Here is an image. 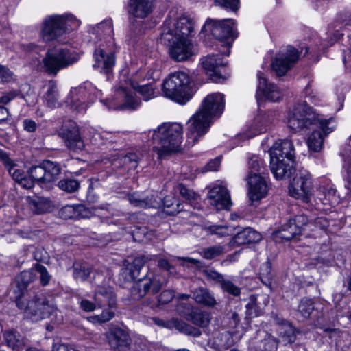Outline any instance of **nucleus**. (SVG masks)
I'll return each instance as SVG.
<instances>
[{
    "instance_id": "nucleus-60",
    "label": "nucleus",
    "mask_w": 351,
    "mask_h": 351,
    "mask_svg": "<svg viewBox=\"0 0 351 351\" xmlns=\"http://www.w3.org/2000/svg\"><path fill=\"white\" fill-rule=\"evenodd\" d=\"M174 298V293L171 290H165L162 291L158 298L159 304H165L170 302Z\"/></svg>"
},
{
    "instance_id": "nucleus-41",
    "label": "nucleus",
    "mask_w": 351,
    "mask_h": 351,
    "mask_svg": "<svg viewBox=\"0 0 351 351\" xmlns=\"http://www.w3.org/2000/svg\"><path fill=\"white\" fill-rule=\"evenodd\" d=\"M34 277L32 271H22L16 279L17 287L20 290L25 289L34 280Z\"/></svg>"
},
{
    "instance_id": "nucleus-48",
    "label": "nucleus",
    "mask_w": 351,
    "mask_h": 351,
    "mask_svg": "<svg viewBox=\"0 0 351 351\" xmlns=\"http://www.w3.org/2000/svg\"><path fill=\"white\" fill-rule=\"evenodd\" d=\"M313 309V302L310 299H302L298 306V311L304 317H308Z\"/></svg>"
},
{
    "instance_id": "nucleus-45",
    "label": "nucleus",
    "mask_w": 351,
    "mask_h": 351,
    "mask_svg": "<svg viewBox=\"0 0 351 351\" xmlns=\"http://www.w3.org/2000/svg\"><path fill=\"white\" fill-rule=\"evenodd\" d=\"M224 252V247L221 245H215L204 248L202 250L201 254L206 259L210 260L220 256Z\"/></svg>"
},
{
    "instance_id": "nucleus-46",
    "label": "nucleus",
    "mask_w": 351,
    "mask_h": 351,
    "mask_svg": "<svg viewBox=\"0 0 351 351\" xmlns=\"http://www.w3.org/2000/svg\"><path fill=\"white\" fill-rule=\"evenodd\" d=\"M58 187L67 193L75 192L80 186L79 182L73 179H63L59 181Z\"/></svg>"
},
{
    "instance_id": "nucleus-50",
    "label": "nucleus",
    "mask_w": 351,
    "mask_h": 351,
    "mask_svg": "<svg viewBox=\"0 0 351 351\" xmlns=\"http://www.w3.org/2000/svg\"><path fill=\"white\" fill-rule=\"evenodd\" d=\"M221 287L224 291L234 296H238L241 293L240 288L229 280H221Z\"/></svg>"
},
{
    "instance_id": "nucleus-29",
    "label": "nucleus",
    "mask_w": 351,
    "mask_h": 351,
    "mask_svg": "<svg viewBox=\"0 0 351 351\" xmlns=\"http://www.w3.org/2000/svg\"><path fill=\"white\" fill-rule=\"evenodd\" d=\"M279 337L285 343H293L296 340V335L299 331L290 323L283 322L277 329Z\"/></svg>"
},
{
    "instance_id": "nucleus-9",
    "label": "nucleus",
    "mask_w": 351,
    "mask_h": 351,
    "mask_svg": "<svg viewBox=\"0 0 351 351\" xmlns=\"http://www.w3.org/2000/svg\"><path fill=\"white\" fill-rule=\"evenodd\" d=\"M80 59L78 53L66 48H60L55 51H48L43 59V69L49 75H56L58 72L65 69Z\"/></svg>"
},
{
    "instance_id": "nucleus-54",
    "label": "nucleus",
    "mask_w": 351,
    "mask_h": 351,
    "mask_svg": "<svg viewBox=\"0 0 351 351\" xmlns=\"http://www.w3.org/2000/svg\"><path fill=\"white\" fill-rule=\"evenodd\" d=\"M215 3L226 10L237 12L239 8V0H215Z\"/></svg>"
},
{
    "instance_id": "nucleus-5",
    "label": "nucleus",
    "mask_w": 351,
    "mask_h": 351,
    "mask_svg": "<svg viewBox=\"0 0 351 351\" xmlns=\"http://www.w3.org/2000/svg\"><path fill=\"white\" fill-rule=\"evenodd\" d=\"M269 155L270 169L277 180L289 178L295 172V149L290 140L276 141Z\"/></svg>"
},
{
    "instance_id": "nucleus-1",
    "label": "nucleus",
    "mask_w": 351,
    "mask_h": 351,
    "mask_svg": "<svg viewBox=\"0 0 351 351\" xmlns=\"http://www.w3.org/2000/svg\"><path fill=\"white\" fill-rule=\"evenodd\" d=\"M224 104V95L220 93L209 94L203 99L199 110L187 123L188 147H193L208 131L213 122L223 113Z\"/></svg>"
},
{
    "instance_id": "nucleus-21",
    "label": "nucleus",
    "mask_w": 351,
    "mask_h": 351,
    "mask_svg": "<svg viewBox=\"0 0 351 351\" xmlns=\"http://www.w3.org/2000/svg\"><path fill=\"white\" fill-rule=\"evenodd\" d=\"M108 339L110 347L116 351H125L131 343V339L127 330L115 328L112 329Z\"/></svg>"
},
{
    "instance_id": "nucleus-12",
    "label": "nucleus",
    "mask_w": 351,
    "mask_h": 351,
    "mask_svg": "<svg viewBox=\"0 0 351 351\" xmlns=\"http://www.w3.org/2000/svg\"><path fill=\"white\" fill-rule=\"evenodd\" d=\"M154 0H128V12L134 19L130 21L129 34L131 37L141 34V21L136 19H145L154 10Z\"/></svg>"
},
{
    "instance_id": "nucleus-19",
    "label": "nucleus",
    "mask_w": 351,
    "mask_h": 351,
    "mask_svg": "<svg viewBox=\"0 0 351 351\" xmlns=\"http://www.w3.org/2000/svg\"><path fill=\"white\" fill-rule=\"evenodd\" d=\"M93 58V66L105 73H109L115 64L114 52L101 47L95 50Z\"/></svg>"
},
{
    "instance_id": "nucleus-13",
    "label": "nucleus",
    "mask_w": 351,
    "mask_h": 351,
    "mask_svg": "<svg viewBox=\"0 0 351 351\" xmlns=\"http://www.w3.org/2000/svg\"><path fill=\"white\" fill-rule=\"evenodd\" d=\"M313 181L310 173L301 171L291 182L289 193L292 197L304 203H309L313 195Z\"/></svg>"
},
{
    "instance_id": "nucleus-11",
    "label": "nucleus",
    "mask_w": 351,
    "mask_h": 351,
    "mask_svg": "<svg viewBox=\"0 0 351 351\" xmlns=\"http://www.w3.org/2000/svg\"><path fill=\"white\" fill-rule=\"evenodd\" d=\"M317 114L306 101L295 104L287 117L288 126L295 132L309 128L315 124Z\"/></svg>"
},
{
    "instance_id": "nucleus-30",
    "label": "nucleus",
    "mask_w": 351,
    "mask_h": 351,
    "mask_svg": "<svg viewBox=\"0 0 351 351\" xmlns=\"http://www.w3.org/2000/svg\"><path fill=\"white\" fill-rule=\"evenodd\" d=\"M1 162L7 169L9 174L17 182L25 176L23 170L20 169L18 165L9 158L5 153L1 152Z\"/></svg>"
},
{
    "instance_id": "nucleus-64",
    "label": "nucleus",
    "mask_w": 351,
    "mask_h": 351,
    "mask_svg": "<svg viewBox=\"0 0 351 351\" xmlns=\"http://www.w3.org/2000/svg\"><path fill=\"white\" fill-rule=\"evenodd\" d=\"M18 95V92L16 90H11L8 93H4L1 96V104H7L10 101L14 99Z\"/></svg>"
},
{
    "instance_id": "nucleus-16",
    "label": "nucleus",
    "mask_w": 351,
    "mask_h": 351,
    "mask_svg": "<svg viewBox=\"0 0 351 351\" xmlns=\"http://www.w3.org/2000/svg\"><path fill=\"white\" fill-rule=\"evenodd\" d=\"M298 51L291 46L282 48L271 62V69L278 76H282L296 63Z\"/></svg>"
},
{
    "instance_id": "nucleus-22",
    "label": "nucleus",
    "mask_w": 351,
    "mask_h": 351,
    "mask_svg": "<svg viewBox=\"0 0 351 351\" xmlns=\"http://www.w3.org/2000/svg\"><path fill=\"white\" fill-rule=\"evenodd\" d=\"M248 184V195L251 202L258 201L266 196L268 187L265 180L261 176H249Z\"/></svg>"
},
{
    "instance_id": "nucleus-51",
    "label": "nucleus",
    "mask_w": 351,
    "mask_h": 351,
    "mask_svg": "<svg viewBox=\"0 0 351 351\" xmlns=\"http://www.w3.org/2000/svg\"><path fill=\"white\" fill-rule=\"evenodd\" d=\"M97 29L99 34H104V35L111 37L113 34V25L111 19H107L99 23L97 26Z\"/></svg>"
},
{
    "instance_id": "nucleus-18",
    "label": "nucleus",
    "mask_w": 351,
    "mask_h": 351,
    "mask_svg": "<svg viewBox=\"0 0 351 351\" xmlns=\"http://www.w3.org/2000/svg\"><path fill=\"white\" fill-rule=\"evenodd\" d=\"M165 45L169 46L171 57L177 62L184 61L193 55V46L191 40L175 39Z\"/></svg>"
},
{
    "instance_id": "nucleus-43",
    "label": "nucleus",
    "mask_w": 351,
    "mask_h": 351,
    "mask_svg": "<svg viewBox=\"0 0 351 351\" xmlns=\"http://www.w3.org/2000/svg\"><path fill=\"white\" fill-rule=\"evenodd\" d=\"M263 162L257 156L252 157L249 160L250 176H260L263 173Z\"/></svg>"
},
{
    "instance_id": "nucleus-52",
    "label": "nucleus",
    "mask_w": 351,
    "mask_h": 351,
    "mask_svg": "<svg viewBox=\"0 0 351 351\" xmlns=\"http://www.w3.org/2000/svg\"><path fill=\"white\" fill-rule=\"evenodd\" d=\"M175 327L180 331L189 334L193 335V336L198 337L201 332L197 329H193L191 326H188L185 322L180 320L174 321Z\"/></svg>"
},
{
    "instance_id": "nucleus-17",
    "label": "nucleus",
    "mask_w": 351,
    "mask_h": 351,
    "mask_svg": "<svg viewBox=\"0 0 351 351\" xmlns=\"http://www.w3.org/2000/svg\"><path fill=\"white\" fill-rule=\"evenodd\" d=\"M257 76L259 82L256 97L258 103L262 98L272 102L279 101L282 95L278 88L274 84H268L267 79L261 72H258Z\"/></svg>"
},
{
    "instance_id": "nucleus-24",
    "label": "nucleus",
    "mask_w": 351,
    "mask_h": 351,
    "mask_svg": "<svg viewBox=\"0 0 351 351\" xmlns=\"http://www.w3.org/2000/svg\"><path fill=\"white\" fill-rule=\"evenodd\" d=\"M183 304L179 306L178 311L180 313H183V315L188 321L200 327H206L208 325L210 320L209 313L197 308H193L189 305L188 306V311L189 312L183 313L180 310Z\"/></svg>"
},
{
    "instance_id": "nucleus-23",
    "label": "nucleus",
    "mask_w": 351,
    "mask_h": 351,
    "mask_svg": "<svg viewBox=\"0 0 351 351\" xmlns=\"http://www.w3.org/2000/svg\"><path fill=\"white\" fill-rule=\"evenodd\" d=\"M186 261L190 263H199L198 261L195 260L193 258L190 257H165L164 256H157V255H148L145 254H142L138 255L134 261V263H146L147 262H158V263H169V262H176V261Z\"/></svg>"
},
{
    "instance_id": "nucleus-59",
    "label": "nucleus",
    "mask_w": 351,
    "mask_h": 351,
    "mask_svg": "<svg viewBox=\"0 0 351 351\" xmlns=\"http://www.w3.org/2000/svg\"><path fill=\"white\" fill-rule=\"evenodd\" d=\"M16 80V75L9 69L1 66V82H12Z\"/></svg>"
},
{
    "instance_id": "nucleus-63",
    "label": "nucleus",
    "mask_w": 351,
    "mask_h": 351,
    "mask_svg": "<svg viewBox=\"0 0 351 351\" xmlns=\"http://www.w3.org/2000/svg\"><path fill=\"white\" fill-rule=\"evenodd\" d=\"M23 129L28 132H34L36 130L37 124L32 119H25L23 121Z\"/></svg>"
},
{
    "instance_id": "nucleus-14",
    "label": "nucleus",
    "mask_w": 351,
    "mask_h": 351,
    "mask_svg": "<svg viewBox=\"0 0 351 351\" xmlns=\"http://www.w3.org/2000/svg\"><path fill=\"white\" fill-rule=\"evenodd\" d=\"M223 54L222 53L208 55L202 59V68L214 82H222L229 76L228 73L225 72L226 62L222 58Z\"/></svg>"
},
{
    "instance_id": "nucleus-20",
    "label": "nucleus",
    "mask_w": 351,
    "mask_h": 351,
    "mask_svg": "<svg viewBox=\"0 0 351 351\" xmlns=\"http://www.w3.org/2000/svg\"><path fill=\"white\" fill-rule=\"evenodd\" d=\"M208 198L210 204L217 210H229L232 206L228 191L221 185L213 186L208 193Z\"/></svg>"
},
{
    "instance_id": "nucleus-8",
    "label": "nucleus",
    "mask_w": 351,
    "mask_h": 351,
    "mask_svg": "<svg viewBox=\"0 0 351 351\" xmlns=\"http://www.w3.org/2000/svg\"><path fill=\"white\" fill-rule=\"evenodd\" d=\"M78 25V21L71 14L50 16L43 23L41 36L45 42L58 40L68 31Z\"/></svg>"
},
{
    "instance_id": "nucleus-26",
    "label": "nucleus",
    "mask_w": 351,
    "mask_h": 351,
    "mask_svg": "<svg viewBox=\"0 0 351 351\" xmlns=\"http://www.w3.org/2000/svg\"><path fill=\"white\" fill-rule=\"evenodd\" d=\"M27 201L30 210L36 215L49 213L53 208L51 201L46 197L40 196L27 197Z\"/></svg>"
},
{
    "instance_id": "nucleus-36",
    "label": "nucleus",
    "mask_w": 351,
    "mask_h": 351,
    "mask_svg": "<svg viewBox=\"0 0 351 351\" xmlns=\"http://www.w3.org/2000/svg\"><path fill=\"white\" fill-rule=\"evenodd\" d=\"M324 136L320 131H313L308 138L307 145L308 148L315 152L321 151L323 147Z\"/></svg>"
},
{
    "instance_id": "nucleus-55",
    "label": "nucleus",
    "mask_w": 351,
    "mask_h": 351,
    "mask_svg": "<svg viewBox=\"0 0 351 351\" xmlns=\"http://www.w3.org/2000/svg\"><path fill=\"white\" fill-rule=\"evenodd\" d=\"M290 220L294 226H297L298 227L300 233H302L306 226L311 225L308 217L304 214L298 215L294 218L290 219Z\"/></svg>"
},
{
    "instance_id": "nucleus-3",
    "label": "nucleus",
    "mask_w": 351,
    "mask_h": 351,
    "mask_svg": "<svg viewBox=\"0 0 351 351\" xmlns=\"http://www.w3.org/2000/svg\"><path fill=\"white\" fill-rule=\"evenodd\" d=\"M136 90L145 101H149L155 96L154 88L151 84L138 86V83L129 79L125 85H121L116 90L115 98L104 101L109 110L135 109L140 105V101L133 95Z\"/></svg>"
},
{
    "instance_id": "nucleus-44",
    "label": "nucleus",
    "mask_w": 351,
    "mask_h": 351,
    "mask_svg": "<svg viewBox=\"0 0 351 351\" xmlns=\"http://www.w3.org/2000/svg\"><path fill=\"white\" fill-rule=\"evenodd\" d=\"M90 265H74L73 276L77 280H84L90 275Z\"/></svg>"
},
{
    "instance_id": "nucleus-25",
    "label": "nucleus",
    "mask_w": 351,
    "mask_h": 351,
    "mask_svg": "<svg viewBox=\"0 0 351 351\" xmlns=\"http://www.w3.org/2000/svg\"><path fill=\"white\" fill-rule=\"evenodd\" d=\"M95 300L98 307H113L115 304L112 288L108 285L99 286L95 293Z\"/></svg>"
},
{
    "instance_id": "nucleus-37",
    "label": "nucleus",
    "mask_w": 351,
    "mask_h": 351,
    "mask_svg": "<svg viewBox=\"0 0 351 351\" xmlns=\"http://www.w3.org/2000/svg\"><path fill=\"white\" fill-rule=\"evenodd\" d=\"M129 202L131 204L136 207L143 208H160L161 201L154 199V202H148L147 199H141L136 194L134 193L128 196Z\"/></svg>"
},
{
    "instance_id": "nucleus-35",
    "label": "nucleus",
    "mask_w": 351,
    "mask_h": 351,
    "mask_svg": "<svg viewBox=\"0 0 351 351\" xmlns=\"http://www.w3.org/2000/svg\"><path fill=\"white\" fill-rule=\"evenodd\" d=\"M47 87V90L44 95V99L49 107L54 108L58 100V93L56 82L55 81L50 80L48 83Z\"/></svg>"
},
{
    "instance_id": "nucleus-34",
    "label": "nucleus",
    "mask_w": 351,
    "mask_h": 351,
    "mask_svg": "<svg viewBox=\"0 0 351 351\" xmlns=\"http://www.w3.org/2000/svg\"><path fill=\"white\" fill-rule=\"evenodd\" d=\"M43 168L45 169L46 183L56 180L61 172L60 165L51 160L43 161Z\"/></svg>"
},
{
    "instance_id": "nucleus-27",
    "label": "nucleus",
    "mask_w": 351,
    "mask_h": 351,
    "mask_svg": "<svg viewBox=\"0 0 351 351\" xmlns=\"http://www.w3.org/2000/svg\"><path fill=\"white\" fill-rule=\"evenodd\" d=\"M261 239V235L251 228H245L238 232L233 237L234 243L237 245H245L250 243H256Z\"/></svg>"
},
{
    "instance_id": "nucleus-58",
    "label": "nucleus",
    "mask_w": 351,
    "mask_h": 351,
    "mask_svg": "<svg viewBox=\"0 0 351 351\" xmlns=\"http://www.w3.org/2000/svg\"><path fill=\"white\" fill-rule=\"evenodd\" d=\"M178 189L179 193L182 197H183L186 200L189 201L190 202L192 200H195L197 197V195L193 191H191L185 187L182 184H180L178 186Z\"/></svg>"
},
{
    "instance_id": "nucleus-28",
    "label": "nucleus",
    "mask_w": 351,
    "mask_h": 351,
    "mask_svg": "<svg viewBox=\"0 0 351 351\" xmlns=\"http://www.w3.org/2000/svg\"><path fill=\"white\" fill-rule=\"evenodd\" d=\"M193 298L198 304L213 307L217 304L213 294L206 288L199 287L193 291Z\"/></svg>"
},
{
    "instance_id": "nucleus-57",
    "label": "nucleus",
    "mask_w": 351,
    "mask_h": 351,
    "mask_svg": "<svg viewBox=\"0 0 351 351\" xmlns=\"http://www.w3.org/2000/svg\"><path fill=\"white\" fill-rule=\"evenodd\" d=\"M211 234H217L219 237L228 236L232 233V228L227 226H211L208 228Z\"/></svg>"
},
{
    "instance_id": "nucleus-2",
    "label": "nucleus",
    "mask_w": 351,
    "mask_h": 351,
    "mask_svg": "<svg viewBox=\"0 0 351 351\" xmlns=\"http://www.w3.org/2000/svg\"><path fill=\"white\" fill-rule=\"evenodd\" d=\"M16 304L23 311L25 316L33 322L49 318L51 315L55 317L54 323L60 324L63 322L62 313L52 301L42 294L34 295L29 298L25 296L19 297L16 300Z\"/></svg>"
},
{
    "instance_id": "nucleus-15",
    "label": "nucleus",
    "mask_w": 351,
    "mask_h": 351,
    "mask_svg": "<svg viewBox=\"0 0 351 351\" xmlns=\"http://www.w3.org/2000/svg\"><path fill=\"white\" fill-rule=\"evenodd\" d=\"M58 134L70 151L78 152L84 149L85 144L75 122L71 120L66 121Z\"/></svg>"
},
{
    "instance_id": "nucleus-38",
    "label": "nucleus",
    "mask_w": 351,
    "mask_h": 351,
    "mask_svg": "<svg viewBox=\"0 0 351 351\" xmlns=\"http://www.w3.org/2000/svg\"><path fill=\"white\" fill-rule=\"evenodd\" d=\"M82 206L80 205H66L58 211V215L63 219H69L79 216Z\"/></svg>"
},
{
    "instance_id": "nucleus-4",
    "label": "nucleus",
    "mask_w": 351,
    "mask_h": 351,
    "mask_svg": "<svg viewBox=\"0 0 351 351\" xmlns=\"http://www.w3.org/2000/svg\"><path fill=\"white\" fill-rule=\"evenodd\" d=\"M152 141L159 145L153 148L159 158L180 152L183 141V127L176 122L163 123L153 130Z\"/></svg>"
},
{
    "instance_id": "nucleus-39",
    "label": "nucleus",
    "mask_w": 351,
    "mask_h": 351,
    "mask_svg": "<svg viewBox=\"0 0 351 351\" xmlns=\"http://www.w3.org/2000/svg\"><path fill=\"white\" fill-rule=\"evenodd\" d=\"M336 194V190L330 186H320L317 192V197L324 204H327Z\"/></svg>"
},
{
    "instance_id": "nucleus-42",
    "label": "nucleus",
    "mask_w": 351,
    "mask_h": 351,
    "mask_svg": "<svg viewBox=\"0 0 351 351\" xmlns=\"http://www.w3.org/2000/svg\"><path fill=\"white\" fill-rule=\"evenodd\" d=\"M28 173L29 177L34 180L35 182L46 183L45 176V169L43 168V162L40 165L32 167Z\"/></svg>"
},
{
    "instance_id": "nucleus-32",
    "label": "nucleus",
    "mask_w": 351,
    "mask_h": 351,
    "mask_svg": "<svg viewBox=\"0 0 351 351\" xmlns=\"http://www.w3.org/2000/svg\"><path fill=\"white\" fill-rule=\"evenodd\" d=\"M143 265H124L119 274V280L123 282H132L139 276Z\"/></svg>"
},
{
    "instance_id": "nucleus-33",
    "label": "nucleus",
    "mask_w": 351,
    "mask_h": 351,
    "mask_svg": "<svg viewBox=\"0 0 351 351\" xmlns=\"http://www.w3.org/2000/svg\"><path fill=\"white\" fill-rule=\"evenodd\" d=\"M3 337L7 346L14 351H20V349L24 346L23 337L16 330L5 331Z\"/></svg>"
},
{
    "instance_id": "nucleus-10",
    "label": "nucleus",
    "mask_w": 351,
    "mask_h": 351,
    "mask_svg": "<svg viewBox=\"0 0 351 351\" xmlns=\"http://www.w3.org/2000/svg\"><path fill=\"white\" fill-rule=\"evenodd\" d=\"M234 21L232 19L213 20L208 19L202 29V33L212 35L215 39L223 43L221 45L226 49L223 53L226 56L230 54L231 43L226 41L231 38L234 40L237 37L234 31Z\"/></svg>"
},
{
    "instance_id": "nucleus-61",
    "label": "nucleus",
    "mask_w": 351,
    "mask_h": 351,
    "mask_svg": "<svg viewBox=\"0 0 351 351\" xmlns=\"http://www.w3.org/2000/svg\"><path fill=\"white\" fill-rule=\"evenodd\" d=\"M100 319V324H104L107 322H109L114 317V312L112 311V307H109L107 309H105L102 311V313L99 315Z\"/></svg>"
},
{
    "instance_id": "nucleus-47",
    "label": "nucleus",
    "mask_w": 351,
    "mask_h": 351,
    "mask_svg": "<svg viewBox=\"0 0 351 351\" xmlns=\"http://www.w3.org/2000/svg\"><path fill=\"white\" fill-rule=\"evenodd\" d=\"M144 285V280H140L139 282L134 284L130 291L131 296L133 300H139L148 293L147 290H145Z\"/></svg>"
},
{
    "instance_id": "nucleus-56",
    "label": "nucleus",
    "mask_w": 351,
    "mask_h": 351,
    "mask_svg": "<svg viewBox=\"0 0 351 351\" xmlns=\"http://www.w3.org/2000/svg\"><path fill=\"white\" fill-rule=\"evenodd\" d=\"M262 343L265 351H276L277 350L278 340L271 335L266 334Z\"/></svg>"
},
{
    "instance_id": "nucleus-53",
    "label": "nucleus",
    "mask_w": 351,
    "mask_h": 351,
    "mask_svg": "<svg viewBox=\"0 0 351 351\" xmlns=\"http://www.w3.org/2000/svg\"><path fill=\"white\" fill-rule=\"evenodd\" d=\"M36 271L39 274L40 284L43 286L47 285L51 279V275L49 274L47 268L43 265H36Z\"/></svg>"
},
{
    "instance_id": "nucleus-40",
    "label": "nucleus",
    "mask_w": 351,
    "mask_h": 351,
    "mask_svg": "<svg viewBox=\"0 0 351 351\" xmlns=\"http://www.w3.org/2000/svg\"><path fill=\"white\" fill-rule=\"evenodd\" d=\"M315 124L319 125V127L324 132V136L325 137L332 132L336 127L335 121L332 117L326 119L321 118L318 115H317Z\"/></svg>"
},
{
    "instance_id": "nucleus-7",
    "label": "nucleus",
    "mask_w": 351,
    "mask_h": 351,
    "mask_svg": "<svg viewBox=\"0 0 351 351\" xmlns=\"http://www.w3.org/2000/svg\"><path fill=\"white\" fill-rule=\"evenodd\" d=\"M193 21L187 16L166 19L160 33V42L163 44L172 43L175 39L191 40L194 35Z\"/></svg>"
},
{
    "instance_id": "nucleus-49",
    "label": "nucleus",
    "mask_w": 351,
    "mask_h": 351,
    "mask_svg": "<svg viewBox=\"0 0 351 351\" xmlns=\"http://www.w3.org/2000/svg\"><path fill=\"white\" fill-rule=\"evenodd\" d=\"M144 281L145 290H147V292L151 291L153 294H155L157 292H158L162 287V282H160V279L156 277Z\"/></svg>"
},
{
    "instance_id": "nucleus-62",
    "label": "nucleus",
    "mask_w": 351,
    "mask_h": 351,
    "mask_svg": "<svg viewBox=\"0 0 351 351\" xmlns=\"http://www.w3.org/2000/svg\"><path fill=\"white\" fill-rule=\"evenodd\" d=\"M204 276L209 280H213L221 282L223 280V276L218 272L213 270H203Z\"/></svg>"
},
{
    "instance_id": "nucleus-31",
    "label": "nucleus",
    "mask_w": 351,
    "mask_h": 351,
    "mask_svg": "<svg viewBox=\"0 0 351 351\" xmlns=\"http://www.w3.org/2000/svg\"><path fill=\"white\" fill-rule=\"evenodd\" d=\"M300 234L298 227L294 226L289 219L282 226L280 230L274 234V237L275 239H281L282 240L289 241Z\"/></svg>"
},
{
    "instance_id": "nucleus-6",
    "label": "nucleus",
    "mask_w": 351,
    "mask_h": 351,
    "mask_svg": "<svg viewBox=\"0 0 351 351\" xmlns=\"http://www.w3.org/2000/svg\"><path fill=\"white\" fill-rule=\"evenodd\" d=\"M162 90L166 97L180 104L187 103L193 95L190 76L184 71L169 74L163 81Z\"/></svg>"
}]
</instances>
